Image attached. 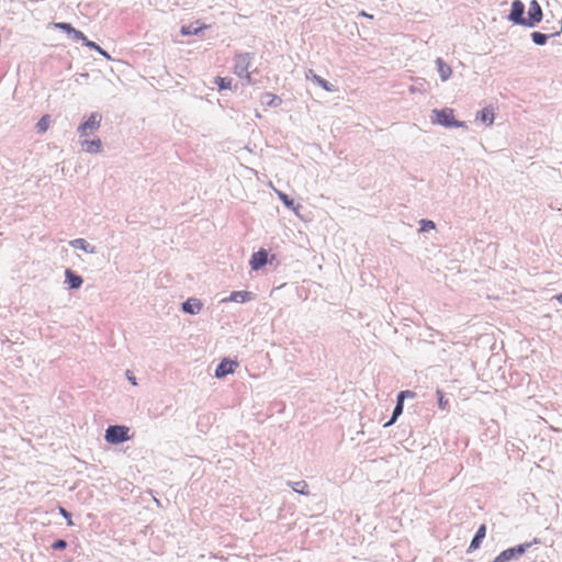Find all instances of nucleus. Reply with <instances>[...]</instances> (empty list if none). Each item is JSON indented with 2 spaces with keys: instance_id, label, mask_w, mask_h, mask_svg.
<instances>
[{
  "instance_id": "1",
  "label": "nucleus",
  "mask_w": 562,
  "mask_h": 562,
  "mask_svg": "<svg viewBox=\"0 0 562 562\" xmlns=\"http://www.w3.org/2000/svg\"><path fill=\"white\" fill-rule=\"evenodd\" d=\"M431 122L447 128L467 127V123L464 121H458L454 119L453 110L450 108H443L440 110L434 109L431 111Z\"/></svg>"
},
{
  "instance_id": "2",
  "label": "nucleus",
  "mask_w": 562,
  "mask_h": 562,
  "mask_svg": "<svg viewBox=\"0 0 562 562\" xmlns=\"http://www.w3.org/2000/svg\"><path fill=\"white\" fill-rule=\"evenodd\" d=\"M254 59L252 53H239L234 57V74L239 78L245 79L248 85H254L255 81L249 74V68Z\"/></svg>"
},
{
  "instance_id": "3",
  "label": "nucleus",
  "mask_w": 562,
  "mask_h": 562,
  "mask_svg": "<svg viewBox=\"0 0 562 562\" xmlns=\"http://www.w3.org/2000/svg\"><path fill=\"white\" fill-rule=\"evenodd\" d=\"M540 543L538 538L503 550L492 562H509L524 555L532 544Z\"/></svg>"
},
{
  "instance_id": "4",
  "label": "nucleus",
  "mask_w": 562,
  "mask_h": 562,
  "mask_svg": "<svg viewBox=\"0 0 562 562\" xmlns=\"http://www.w3.org/2000/svg\"><path fill=\"white\" fill-rule=\"evenodd\" d=\"M130 428L123 425H110L104 435L106 442L111 445H119L130 440Z\"/></svg>"
},
{
  "instance_id": "5",
  "label": "nucleus",
  "mask_w": 562,
  "mask_h": 562,
  "mask_svg": "<svg viewBox=\"0 0 562 562\" xmlns=\"http://www.w3.org/2000/svg\"><path fill=\"white\" fill-rule=\"evenodd\" d=\"M102 114L99 112H92L88 119L81 123L77 132L80 138L88 137L93 132L98 131L101 126Z\"/></svg>"
},
{
  "instance_id": "6",
  "label": "nucleus",
  "mask_w": 562,
  "mask_h": 562,
  "mask_svg": "<svg viewBox=\"0 0 562 562\" xmlns=\"http://www.w3.org/2000/svg\"><path fill=\"white\" fill-rule=\"evenodd\" d=\"M526 7L521 0H514L507 20L515 25L525 26L526 23Z\"/></svg>"
},
{
  "instance_id": "7",
  "label": "nucleus",
  "mask_w": 562,
  "mask_h": 562,
  "mask_svg": "<svg viewBox=\"0 0 562 562\" xmlns=\"http://www.w3.org/2000/svg\"><path fill=\"white\" fill-rule=\"evenodd\" d=\"M542 18L543 12L541 5L537 0H531L529 2L525 26L530 29L536 27L541 22Z\"/></svg>"
},
{
  "instance_id": "8",
  "label": "nucleus",
  "mask_w": 562,
  "mask_h": 562,
  "mask_svg": "<svg viewBox=\"0 0 562 562\" xmlns=\"http://www.w3.org/2000/svg\"><path fill=\"white\" fill-rule=\"evenodd\" d=\"M54 27L65 32L69 37H71L76 42L86 41V35L81 31L76 30L70 23L55 22Z\"/></svg>"
},
{
  "instance_id": "9",
  "label": "nucleus",
  "mask_w": 562,
  "mask_h": 562,
  "mask_svg": "<svg viewBox=\"0 0 562 562\" xmlns=\"http://www.w3.org/2000/svg\"><path fill=\"white\" fill-rule=\"evenodd\" d=\"M238 366V363L236 361H233L228 358H224L223 360H221V362L217 364L216 369H215V378L217 379H222V378H225L226 375L228 374H232L234 373L235 371V368Z\"/></svg>"
},
{
  "instance_id": "10",
  "label": "nucleus",
  "mask_w": 562,
  "mask_h": 562,
  "mask_svg": "<svg viewBox=\"0 0 562 562\" xmlns=\"http://www.w3.org/2000/svg\"><path fill=\"white\" fill-rule=\"evenodd\" d=\"M268 256V251L263 248L254 252L249 261L251 269L255 271L262 269L269 262Z\"/></svg>"
},
{
  "instance_id": "11",
  "label": "nucleus",
  "mask_w": 562,
  "mask_h": 562,
  "mask_svg": "<svg viewBox=\"0 0 562 562\" xmlns=\"http://www.w3.org/2000/svg\"><path fill=\"white\" fill-rule=\"evenodd\" d=\"M65 283H67L70 290H78L81 288L83 279L81 276L68 268L65 271Z\"/></svg>"
},
{
  "instance_id": "12",
  "label": "nucleus",
  "mask_w": 562,
  "mask_h": 562,
  "mask_svg": "<svg viewBox=\"0 0 562 562\" xmlns=\"http://www.w3.org/2000/svg\"><path fill=\"white\" fill-rule=\"evenodd\" d=\"M202 307H203L202 302L195 297H190L182 303V311L190 315H195V314L200 313Z\"/></svg>"
},
{
  "instance_id": "13",
  "label": "nucleus",
  "mask_w": 562,
  "mask_h": 562,
  "mask_svg": "<svg viewBox=\"0 0 562 562\" xmlns=\"http://www.w3.org/2000/svg\"><path fill=\"white\" fill-rule=\"evenodd\" d=\"M485 536H486V526L484 524H482L477 528L474 537L472 538L471 543L468 548V552H473V551L477 550L480 548L483 539L485 538Z\"/></svg>"
},
{
  "instance_id": "14",
  "label": "nucleus",
  "mask_w": 562,
  "mask_h": 562,
  "mask_svg": "<svg viewBox=\"0 0 562 562\" xmlns=\"http://www.w3.org/2000/svg\"><path fill=\"white\" fill-rule=\"evenodd\" d=\"M255 299V294L249 291H233L228 299L223 300L236 302V303H246Z\"/></svg>"
},
{
  "instance_id": "15",
  "label": "nucleus",
  "mask_w": 562,
  "mask_h": 562,
  "mask_svg": "<svg viewBox=\"0 0 562 562\" xmlns=\"http://www.w3.org/2000/svg\"><path fill=\"white\" fill-rule=\"evenodd\" d=\"M85 139L81 140V146L83 148L85 151L89 153V154H97V153H100L102 150V142L100 138H95V139H87L86 137H83Z\"/></svg>"
},
{
  "instance_id": "16",
  "label": "nucleus",
  "mask_w": 562,
  "mask_h": 562,
  "mask_svg": "<svg viewBox=\"0 0 562 562\" xmlns=\"http://www.w3.org/2000/svg\"><path fill=\"white\" fill-rule=\"evenodd\" d=\"M206 27H207L206 25H204V24L201 25L199 21H195L188 25H182L180 33L184 36L199 35Z\"/></svg>"
},
{
  "instance_id": "17",
  "label": "nucleus",
  "mask_w": 562,
  "mask_h": 562,
  "mask_svg": "<svg viewBox=\"0 0 562 562\" xmlns=\"http://www.w3.org/2000/svg\"><path fill=\"white\" fill-rule=\"evenodd\" d=\"M260 102L266 106L278 108L282 104V99L271 92H265L260 97Z\"/></svg>"
},
{
  "instance_id": "18",
  "label": "nucleus",
  "mask_w": 562,
  "mask_h": 562,
  "mask_svg": "<svg viewBox=\"0 0 562 562\" xmlns=\"http://www.w3.org/2000/svg\"><path fill=\"white\" fill-rule=\"evenodd\" d=\"M70 246L75 249H80L87 254H94L95 252V246L89 244L86 239L83 238H76L74 240H71L70 243Z\"/></svg>"
},
{
  "instance_id": "19",
  "label": "nucleus",
  "mask_w": 562,
  "mask_h": 562,
  "mask_svg": "<svg viewBox=\"0 0 562 562\" xmlns=\"http://www.w3.org/2000/svg\"><path fill=\"white\" fill-rule=\"evenodd\" d=\"M436 65L440 79L442 81H447L452 75L451 67L448 64H446L440 57L436 59Z\"/></svg>"
},
{
  "instance_id": "20",
  "label": "nucleus",
  "mask_w": 562,
  "mask_h": 562,
  "mask_svg": "<svg viewBox=\"0 0 562 562\" xmlns=\"http://www.w3.org/2000/svg\"><path fill=\"white\" fill-rule=\"evenodd\" d=\"M404 402L396 397V404L393 409L391 418L383 425L384 428L392 426L396 423L397 418L403 414Z\"/></svg>"
},
{
  "instance_id": "21",
  "label": "nucleus",
  "mask_w": 562,
  "mask_h": 562,
  "mask_svg": "<svg viewBox=\"0 0 562 562\" xmlns=\"http://www.w3.org/2000/svg\"><path fill=\"white\" fill-rule=\"evenodd\" d=\"M476 120L486 125H492L494 122V111L490 108H484L476 113Z\"/></svg>"
},
{
  "instance_id": "22",
  "label": "nucleus",
  "mask_w": 562,
  "mask_h": 562,
  "mask_svg": "<svg viewBox=\"0 0 562 562\" xmlns=\"http://www.w3.org/2000/svg\"><path fill=\"white\" fill-rule=\"evenodd\" d=\"M286 485L290 486L295 493L301 495H310L308 484L304 480L297 482L288 481Z\"/></svg>"
},
{
  "instance_id": "23",
  "label": "nucleus",
  "mask_w": 562,
  "mask_h": 562,
  "mask_svg": "<svg viewBox=\"0 0 562 562\" xmlns=\"http://www.w3.org/2000/svg\"><path fill=\"white\" fill-rule=\"evenodd\" d=\"M310 74L312 75V80L316 82L318 86H321L324 90L328 92L335 91L334 85H331L329 81L314 74L312 69L310 70Z\"/></svg>"
},
{
  "instance_id": "24",
  "label": "nucleus",
  "mask_w": 562,
  "mask_h": 562,
  "mask_svg": "<svg viewBox=\"0 0 562 562\" xmlns=\"http://www.w3.org/2000/svg\"><path fill=\"white\" fill-rule=\"evenodd\" d=\"M82 44H83L86 47H88V48H90V49H93V50L98 52V53H99L101 56H103L104 58H106V59H109V60L111 59L110 54H109L106 50H104V49H103L99 44H97L95 42L90 41V40H88V38L86 37V41H83V42H82Z\"/></svg>"
},
{
  "instance_id": "25",
  "label": "nucleus",
  "mask_w": 562,
  "mask_h": 562,
  "mask_svg": "<svg viewBox=\"0 0 562 562\" xmlns=\"http://www.w3.org/2000/svg\"><path fill=\"white\" fill-rule=\"evenodd\" d=\"M233 79L229 77H215L214 83L217 86L220 91L232 89Z\"/></svg>"
},
{
  "instance_id": "26",
  "label": "nucleus",
  "mask_w": 562,
  "mask_h": 562,
  "mask_svg": "<svg viewBox=\"0 0 562 562\" xmlns=\"http://www.w3.org/2000/svg\"><path fill=\"white\" fill-rule=\"evenodd\" d=\"M532 42L538 46H543L547 44L548 40L552 36L551 34H544L538 31L531 33Z\"/></svg>"
},
{
  "instance_id": "27",
  "label": "nucleus",
  "mask_w": 562,
  "mask_h": 562,
  "mask_svg": "<svg viewBox=\"0 0 562 562\" xmlns=\"http://www.w3.org/2000/svg\"><path fill=\"white\" fill-rule=\"evenodd\" d=\"M277 194L285 207L290 210H295V202L292 198H290L286 193L282 191H277Z\"/></svg>"
},
{
  "instance_id": "28",
  "label": "nucleus",
  "mask_w": 562,
  "mask_h": 562,
  "mask_svg": "<svg viewBox=\"0 0 562 562\" xmlns=\"http://www.w3.org/2000/svg\"><path fill=\"white\" fill-rule=\"evenodd\" d=\"M419 225H420V227H419L420 233H426V232H429V231L436 228V224L431 220H422L419 222Z\"/></svg>"
},
{
  "instance_id": "29",
  "label": "nucleus",
  "mask_w": 562,
  "mask_h": 562,
  "mask_svg": "<svg viewBox=\"0 0 562 562\" xmlns=\"http://www.w3.org/2000/svg\"><path fill=\"white\" fill-rule=\"evenodd\" d=\"M48 119H49L48 115H44L43 117L40 119V121L36 123V126H35L37 133H44L47 131Z\"/></svg>"
},
{
  "instance_id": "30",
  "label": "nucleus",
  "mask_w": 562,
  "mask_h": 562,
  "mask_svg": "<svg viewBox=\"0 0 562 562\" xmlns=\"http://www.w3.org/2000/svg\"><path fill=\"white\" fill-rule=\"evenodd\" d=\"M437 396H438V406L441 409H447L449 407V400L445 397V394L442 391L437 390Z\"/></svg>"
},
{
  "instance_id": "31",
  "label": "nucleus",
  "mask_w": 562,
  "mask_h": 562,
  "mask_svg": "<svg viewBox=\"0 0 562 562\" xmlns=\"http://www.w3.org/2000/svg\"><path fill=\"white\" fill-rule=\"evenodd\" d=\"M58 513L60 516H63L66 519L68 526L75 525L72 521L71 513L68 512L65 507L58 506Z\"/></svg>"
},
{
  "instance_id": "32",
  "label": "nucleus",
  "mask_w": 562,
  "mask_h": 562,
  "mask_svg": "<svg viewBox=\"0 0 562 562\" xmlns=\"http://www.w3.org/2000/svg\"><path fill=\"white\" fill-rule=\"evenodd\" d=\"M67 546H68V543H67V541H66V540H64V539H57V540H55V541L52 543L50 548H52L53 550H56V551H63V550H65V549L67 548Z\"/></svg>"
},
{
  "instance_id": "33",
  "label": "nucleus",
  "mask_w": 562,
  "mask_h": 562,
  "mask_svg": "<svg viewBox=\"0 0 562 562\" xmlns=\"http://www.w3.org/2000/svg\"><path fill=\"white\" fill-rule=\"evenodd\" d=\"M416 393L413 392V391H409V390H406V391H401L398 394H397V398H400L401 401H405L406 398H413L415 397Z\"/></svg>"
},
{
  "instance_id": "34",
  "label": "nucleus",
  "mask_w": 562,
  "mask_h": 562,
  "mask_svg": "<svg viewBox=\"0 0 562 562\" xmlns=\"http://www.w3.org/2000/svg\"><path fill=\"white\" fill-rule=\"evenodd\" d=\"M360 15L366 16V18H369V19H372V18H373L371 14H368V13H367V12H364V11H361V12H360Z\"/></svg>"
},
{
  "instance_id": "35",
  "label": "nucleus",
  "mask_w": 562,
  "mask_h": 562,
  "mask_svg": "<svg viewBox=\"0 0 562 562\" xmlns=\"http://www.w3.org/2000/svg\"><path fill=\"white\" fill-rule=\"evenodd\" d=\"M557 301L562 304V293L555 296Z\"/></svg>"
},
{
  "instance_id": "36",
  "label": "nucleus",
  "mask_w": 562,
  "mask_h": 562,
  "mask_svg": "<svg viewBox=\"0 0 562 562\" xmlns=\"http://www.w3.org/2000/svg\"><path fill=\"white\" fill-rule=\"evenodd\" d=\"M130 381L135 385L136 384V381H135V378H128Z\"/></svg>"
},
{
  "instance_id": "37",
  "label": "nucleus",
  "mask_w": 562,
  "mask_h": 562,
  "mask_svg": "<svg viewBox=\"0 0 562 562\" xmlns=\"http://www.w3.org/2000/svg\"><path fill=\"white\" fill-rule=\"evenodd\" d=\"M529 562H536V561H535V560H531V561H529Z\"/></svg>"
}]
</instances>
